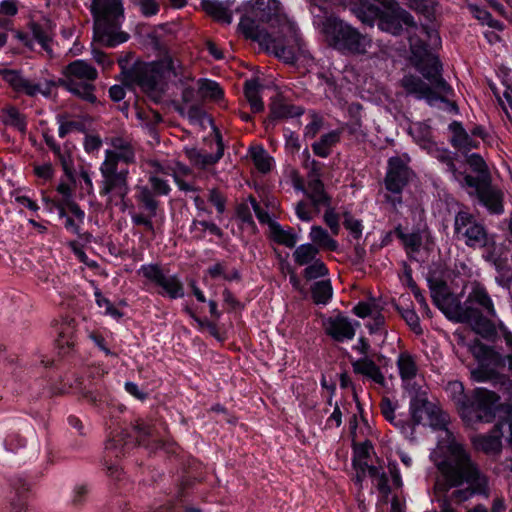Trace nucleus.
<instances>
[{"instance_id":"35","label":"nucleus","mask_w":512,"mask_h":512,"mask_svg":"<svg viewBox=\"0 0 512 512\" xmlns=\"http://www.w3.org/2000/svg\"><path fill=\"white\" fill-rule=\"evenodd\" d=\"M319 248L307 243L298 246L293 252V258L297 265L304 266L317 259Z\"/></svg>"},{"instance_id":"10","label":"nucleus","mask_w":512,"mask_h":512,"mask_svg":"<svg viewBox=\"0 0 512 512\" xmlns=\"http://www.w3.org/2000/svg\"><path fill=\"white\" fill-rule=\"evenodd\" d=\"M409 410L414 425L427 423L435 430H447L449 415L438 404L429 401L425 393L411 399Z\"/></svg>"},{"instance_id":"58","label":"nucleus","mask_w":512,"mask_h":512,"mask_svg":"<svg viewBox=\"0 0 512 512\" xmlns=\"http://www.w3.org/2000/svg\"><path fill=\"white\" fill-rule=\"evenodd\" d=\"M380 407H381V412H382L383 416L385 417V419L387 421H389L390 423L394 424L395 426H399V423L394 422V420H395V414H394L395 407H394L392 401L389 398L385 397V398L382 399Z\"/></svg>"},{"instance_id":"43","label":"nucleus","mask_w":512,"mask_h":512,"mask_svg":"<svg viewBox=\"0 0 512 512\" xmlns=\"http://www.w3.org/2000/svg\"><path fill=\"white\" fill-rule=\"evenodd\" d=\"M396 234L400 238L409 252H418L422 245V236L419 232L404 233L400 228H396Z\"/></svg>"},{"instance_id":"20","label":"nucleus","mask_w":512,"mask_h":512,"mask_svg":"<svg viewBox=\"0 0 512 512\" xmlns=\"http://www.w3.org/2000/svg\"><path fill=\"white\" fill-rule=\"evenodd\" d=\"M410 27L415 29L414 33L409 31V43L411 50L414 43L417 44L418 47H423L424 50H428V46L433 48L440 44V37L436 30L430 29L427 26L417 27L415 23L414 26Z\"/></svg>"},{"instance_id":"34","label":"nucleus","mask_w":512,"mask_h":512,"mask_svg":"<svg viewBox=\"0 0 512 512\" xmlns=\"http://www.w3.org/2000/svg\"><path fill=\"white\" fill-rule=\"evenodd\" d=\"M260 84L256 80L246 81L244 93L251 110L258 113L264 110V103L259 95Z\"/></svg>"},{"instance_id":"40","label":"nucleus","mask_w":512,"mask_h":512,"mask_svg":"<svg viewBox=\"0 0 512 512\" xmlns=\"http://www.w3.org/2000/svg\"><path fill=\"white\" fill-rule=\"evenodd\" d=\"M137 200L148 211L150 217L156 216L158 201L154 198V193L146 186L139 188Z\"/></svg>"},{"instance_id":"3","label":"nucleus","mask_w":512,"mask_h":512,"mask_svg":"<svg viewBox=\"0 0 512 512\" xmlns=\"http://www.w3.org/2000/svg\"><path fill=\"white\" fill-rule=\"evenodd\" d=\"M450 313V320L468 324L477 334L489 335L494 331L490 319L496 316L494 305L487 291L479 285L472 288L463 303L458 299Z\"/></svg>"},{"instance_id":"51","label":"nucleus","mask_w":512,"mask_h":512,"mask_svg":"<svg viewBox=\"0 0 512 512\" xmlns=\"http://www.w3.org/2000/svg\"><path fill=\"white\" fill-rule=\"evenodd\" d=\"M469 350L472 355L479 361L489 359L493 353V351L488 346L479 340H475L472 344H470Z\"/></svg>"},{"instance_id":"49","label":"nucleus","mask_w":512,"mask_h":512,"mask_svg":"<svg viewBox=\"0 0 512 512\" xmlns=\"http://www.w3.org/2000/svg\"><path fill=\"white\" fill-rule=\"evenodd\" d=\"M344 220L343 225L344 227L349 230V232L353 235L355 239H359L362 235V223L360 220L355 219L349 212H345L343 214Z\"/></svg>"},{"instance_id":"55","label":"nucleus","mask_w":512,"mask_h":512,"mask_svg":"<svg viewBox=\"0 0 512 512\" xmlns=\"http://www.w3.org/2000/svg\"><path fill=\"white\" fill-rule=\"evenodd\" d=\"M399 312L402 318L415 332L421 331L419 317L413 309H399Z\"/></svg>"},{"instance_id":"38","label":"nucleus","mask_w":512,"mask_h":512,"mask_svg":"<svg viewBox=\"0 0 512 512\" xmlns=\"http://www.w3.org/2000/svg\"><path fill=\"white\" fill-rule=\"evenodd\" d=\"M205 230H208L211 234H214L217 237L221 238L223 236L222 230L215 223L207 222V221H199L196 219H194L192 221L191 226H190V232L195 233L194 237L197 240H201L204 238Z\"/></svg>"},{"instance_id":"2","label":"nucleus","mask_w":512,"mask_h":512,"mask_svg":"<svg viewBox=\"0 0 512 512\" xmlns=\"http://www.w3.org/2000/svg\"><path fill=\"white\" fill-rule=\"evenodd\" d=\"M111 147L105 151V158L99 168V194L108 196L110 201L118 198L124 202L130 192L129 170L119 169V164L130 165L136 162L135 147L131 141L122 137H113Z\"/></svg>"},{"instance_id":"4","label":"nucleus","mask_w":512,"mask_h":512,"mask_svg":"<svg viewBox=\"0 0 512 512\" xmlns=\"http://www.w3.org/2000/svg\"><path fill=\"white\" fill-rule=\"evenodd\" d=\"M452 400L467 422H491L496 416L500 397L493 391L477 388L471 393H465L460 382L449 383Z\"/></svg>"},{"instance_id":"21","label":"nucleus","mask_w":512,"mask_h":512,"mask_svg":"<svg viewBox=\"0 0 512 512\" xmlns=\"http://www.w3.org/2000/svg\"><path fill=\"white\" fill-rule=\"evenodd\" d=\"M269 109V121L300 116L304 113V109L301 106L290 104L281 95H277L272 99Z\"/></svg>"},{"instance_id":"54","label":"nucleus","mask_w":512,"mask_h":512,"mask_svg":"<svg viewBox=\"0 0 512 512\" xmlns=\"http://www.w3.org/2000/svg\"><path fill=\"white\" fill-rule=\"evenodd\" d=\"M470 9L473 12L474 16L480 20L482 23L488 24L490 27L500 28V24L496 20H492L491 15L488 11L484 9H480L477 6L470 5Z\"/></svg>"},{"instance_id":"52","label":"nucleus","mask_w":512,"mask_h":512,"mask_svg":"<svg viewBox=\"0 0 512 512\" xmlns=\"http://www.w3.org/2000/svg\"><path fill=\"white\" fill-rule=\"evenodd\" d=\"M149 183L151 184L152 192L158 195H168L170 192V186L167 181L161 179L155 174H151L149 177Z\"/></svg>"},{"instance_id":"14","label":"nucleus","mask_w":512,"mask_h":512,"mask_svg":"<svg viewBox=\"0 0 512 512\" xmlns=\"http://www.w3.org/2000/svg\"><path fill=\"white\" fill-rule=\"evenodd\" d=\"M410 176V169L399 157L389 159L388 171L385 177V187L389 192L394 194L393 197L387 196V200L390 201L393 206L402 202L400 194L409 182Z\"/></svg>"},{"instance_id":"45","label":"nucleus","mask_w":512,"mask_h":512,"mask_svg":"<svg viewBox=\"0 0 512 512\" xmlns=\"http://www.w3.org/2000/svg\"><path fill=\"white\" fill-rule=\"evenodd\" d=\"M30 29L33 37L38 41L41 47L49 52V43L51 41V35L48 28L38 23H32L30 25Z\"/></svg>"},{"instance_id":"59","label":"nucleus","mask_w":512,"mask_h":512,"mask_svg":"<svg viewBox=\"0 0 512 512\" xmlns=\"http://www.w3.org/2000/svg\"><path fill=\"white\" fill-rule=\"evenodd\" d=\"M311 122L305 127V136L314 138L316 134L320 131L323 121L320 116L315 113L311 114Z\"/></svg>"},{"instance_id":"26","label":"nucleus","mask_w":512,"mask_h":512,"mask_svg":"<svg viewBox=\"0 0 512 512\" xmlns=\"http://www.w3.org/2000/svg\"><path fill=\"white\" fill-rule=\"evenodd\" d=\"M353 371L372 379L375 383L384 385L385 378L380 368L368 357L352 362Z\"/></svg>"},{"instance_id":"37","label":"nucleus","mask_w":512,"mask_h":512,"mask_svg":"<svg viewBox=\"0 0 512 512\" xmlns=\"http://www.w3.org/2000/svg\"><path fill=\"white\" fill-rule=\"evenodd\" d=\"M400 376L403 380H411L416 376L417 366L414 358L408 353H401L397 360Z\"/></svg>"},{"instance_id":"9","label":"nucleus","mask_w":512,"mask_h":512,"mask_svg":"<svg viewBox=\"0 0 512 512\" xmlns=\"http://www.w3.org/2000/svg\"><path fill=\"white\" fill-rule=\"evenodd\" d=\"M409 410L414 425L427 423L435 430H447L449 415L438 404L429 401L425 393L411 399Z\"/></svg>"},{"instance_id":"15","label":"nucleus","mask_w":512,"mask_h":512,"mask_svg":"<svg viewBox=\"0 0 512 512\" xmlns=\"http://www.w3.org/2000/svg\"><path fill=\"white\" fill-rule=\"evenodd\" d=\"M0 75L13 90L16 92H24L31 97L38 93L48 97L52 92V88L56 86V83L53 81H45L44 84H33L28 79L24 78L18 70L0 69Z\"/></svg>"},{"instance_id":"64","label":"nucleus","mask_w":512,"mask_h":512,"mask_svg":"<svg viewBox=\"0 0 512 512\" xmlns=\"http://www.w3.org/2000/svg\"><path fill=\"white\" fill-rule=\"evenodd\" d=\"M237 217L244 223L253 224V217L247 203H241L236 208Z\"/></svg>"},{"instance_id":"28","label":"nucleus","mask_w":512,"mask_h":512,"mask_svg":"<svg viewBox=\"0 0 512 512\" xmlns=\"http://www.w3.org/2000/svg\"><path fill=\"white\" fill-rule=\"evenodd\" d=\"M311 298L317 305H326L333 296V288L329 279L314 282L310 287Z\"/></svg>"},{"instance_id":"33","label":"nucleus","mask_w":512,"mask_h":512,"mask_svg":"<svg viewBox=\"0 0 512 512\" xmlns=\"http://www.w3.org/2000/svg\"><path fill=\"white\" fill-rule=\"evenodd\" d=\"M272 239L278 244L293 248L297 242V235L292 230H284L277 222L270 223Z\"/></svg>"},{"instance_id":"61","label":"nucleus","mask_w":512,"mask_h":512,"mask_svg":"<svg viewBox=\"0 0 512 512\" xmlns=\"http://www.w3.org/2000/svg\"><path fill=\"white\" fill-rule=\"evenodd\" d=\"M137 4L142 14L147 17L157 14L159 11V6L155 0H139Z\"/></svg>"},{"instance_id":"56","label":"nucleus","mask_w":512,"mask_h":512,"mask_svg":"<svg viewBox=\"0 0 512 512\" xmlns=\"http://www.w3.org/2000/svg\"><path fill=\"white\" fill-rule=\"evenodd\" d=\"M239 27L247 38H251V39H255V40L258 39L259 35L256 30L254 20L247 18V17L242 18L239 23Z\"/></svg>"},{"instance_id":"63","label":"nucleus","mask_w":512,"mask_h":512,"mask_svg":"<svg viewBox=\"0 0 512 512\" xmlns=\"http://www.w3.org/2000/svg\"><path fill=\"white\" fill-rule=\"evenodd\" d=\"M209 201L215 205L219 213L225 211V198L217 189H211L209 192Z\"/></svg>"},{"instance_id":"44","label":"nucleus","mask_w":512,"mask_h":512,"mask_svg":"<svg viewBox=\"0 0 512 512\" xmlns=\"http://www.w3.org/2000/svg\"><path fill=\"white\" fill-rule=\"evenodd\" d=\"M410 133L422 147L431 148L433 146L429 126L418 123L410 129Z\"/></svg>"},{"instance_id":"24","label":"nucleus","mask_w":512,"mask_h":512,"mask_svg":"<svg viewBox=\"0 0 512 512\" xmlns=\"http://www.w3.org/2000/svg\"><path fill=\"white\" fill-rule=\"evenodd\" d=\"M501 437L502 434L496 430L495 425L489 434L477 435L473 437L472 443L478 451H482L486 454H496L499 453L502 448Z\"/></svg>"},{"instance_id":"57","label":"nucleus","mask_w":512,"mask_h":512,"mask_svg":"<svg viewBox=\"0 0 512 512\" xmlns=\"http://www.w3.org/2000/svg\"><path fill=\"white\" fill-rule=\"evenodd\" d=\"M324 221L326 225L331 229L334 235H337L340 230L339 217L332 208L326 210L324 214Z\"/></svg>"},{"instance_id":"18","label":"nucleus","mask_w":512,"mask_h":512,"mask_svg":"<svg viewBox=\"0 0 512 512\" xmlns=\"http://www.w3.org/2000/svg\"><path fill=\"white\" fill-rule=\"evenodd\" d=\"M429 288L433 303L451 319V313L457 304L458 298L448 292L447 285L441 280L429 279Z\"/></svg>"},{"instance_id":"19","label":"nucleus","mask_w":512,"mask_h":512,"mask_svg":"<svg viewBox=\"0 0 512 512\" xmlns=\"http://www.w3.org/2000/svg\"><path fill=\"white\" fill-rule=\"evenodd\" d=\"M402 86L407 93L414 94L419 99H426L429 104H433L438 100L444 101L445 95L439 94L432 86L413 75L405 76L402 79Z\"/></svg>"},{"instance_id":"22","label":"nucleus","mask_w":512,"mask_h":512,"mask_svg":"<svg viewBox=\"0 0 512 512\" xmlns=\"http://www.w3.org/2000/svg\"><path fill=\"white\" fill-rule=\"evenodd\" d=\"M326 332L336 341H343L345 339H352L355 335V330L348 320L343 316H336L329 318L326 325Z\"/></svg>"},{"instance_id":"32","label":"nucleus","mask_w":512,"mask_h":512,"mask_svg":"<svg viewBox=\"0 0 512 512\" xmlns=\"http://www.w3.org/2000/svg\"><path fill=\"white\" fill-rule=\"evenodd\" d=\"M158 66L163 75V80L165 81L166 78L170 75H172L174 78H179L180 80L182 77H184L183 65L178 59H175L170 55H166L160 61H158Z\"/></svg>"},{"instance_id":"48","label":"nucleus","mask_w":512,"mask_h":512,"mask_svg":"<svg viewBox=\"0 0 512 512\" xmlns=\"http://www.w3.org/2000/svg\"><path fill=\"white\" fill-rule=\"evenodd\" d=\"M382 11H383V9L371 4V5L364 7L360 11L359 18L361 19V21L363 23L372 25L376 19L378 20V22L380 21Z\"/></svg>"},{"instance_id":"50","label":"nucleus","mask_w":512,"mask_h":512,"mask_svg":"<svg viewBox=\"0 0 512 512\" xmlns=\"http://www.w3.org/2000/svg\"><path fill=\"white\" fill-rule=\"evenodd\" d=\"M134 430L137 433L138 445L144 444L147 439L153 438L155 435L154 427L143 421H137L134 425Z\"/></svg>"},{"instance_id":"12","label":"nucleus","mask_w":512,"mask_h":512,"mask_svg":"<svg viewBox=\"0 0 512 512\" xmlns=\"http://www.w3.org/2000/svg\"><path fill=\"white\" fill-rule=\"evenodd\" d=\"M464 185L473 189L469 193L471 195L475 194L491 213L500 214L503 212V193L491 184L490 175H483V178L466 175Z\"/></svg>"},{"instance_id":"30","label":"nucleus","mask_w":512,"mask_h":512,"mask_svg":"<svg viewBox=\"0 0 512 512\" xmlns=\"http://www.w3.org/2000/svg\"><path fill=\"white\" fill-rule=\"evenodd\" d=\"M340 140V132L331 131L327 134H324L320 137V139L312 144L313 152L322 158H326L330 155L331 149L335 146Z\"/></svg>"},{"instance_id":"60","label":"nucleus","mask_w":512,"mask_h":512,"mask_svg":"<svg viewBox=\"0 0 512 512\" xmlns=\"http://www.w3.org/2000/svg\"><path fill=\"white\" fill-rule=\"evenodd\" d=\"M16 494L19 496L18 500H13L11 502L12 512H27V505L21 499L23 493L28 491V487L25 484H22L19 487H16Z\"/></svg>"},{"instance_id":"16","label":"nucleus","mask_w":512,"mask_h":512,"mask_svg":"<svg viewBox=\"0 0 512 512\" xmlns=\"http://www.w3.org/2000/svg\"><path fill=\"white\" fill-rule=\"evenodd\" d=\"M140 273L148 280L162 287L173 299L184 296L183 285L176 276L165 275L159 265H143Z\"/></svg>"},{"instance_id":"1","label":"nucleus","mask_w":512,"mask_h":512,"mask_svg":"<svg viewBox=\"0 0 512 512\" xmlns=\"http://www.w3.org/2000/svg\"><path fill=\"white\" fill-rule=\"evenodd\" d=\"M442 479H437L435 490L446 495L440 505L441 512H456L451 503L461 504L474 495L488 496V481L464 446L451 442L447 455L437 464Z\"/></svg>"},{"instance_id":"42","label":"nucleus","mask_w":512,"mask_h":512,"mask_svg":"<svg viewBox=\"0 0 512 512\" xmlns=\"http://www.w3.org/2000/svg\"><path fill=\"white\" fill-rule=\"evenodd\" d=\"M198 84L199 93L201 94L202 97H208L213 100H218L223 96L222 89L215 81L208 79H200Z\"/></svg>"},{"instance_id":"17","label":"nucleus","mask_w":512,"mask_h":512,"mask_svg":"<svg viewBox=\"0 0 512 512\" xmlns=\"http://www.w3.org/2000/svg\"><path fill=\"white\" fill-rule=\"evenodd\" d=\"M215 141H216V152L214 154L203 153L201 150L190 147L185 148L184 153L186 157L189 159L192 165L197 168L205 169L208 166L216 164L224 154V144L222 140V136L215 128Z\"/></svg>"},{"instance_id":"46","label":"nucleus","mask_w":512,"mask_h":512,"mask_svg":"<svg viewBox=\"0 0 512 512\" xmlns=\"http://www.w3.org/2000/svg\"><path fill=\"white\" fill-rule=\"evenodd\" d=\"M251 157L257 169L263 173L270 171V158L266 151L261 147H255L251 150Z\"/></svg>"},{"instance_id":"47","label":"nucleus","mask_w":512,"mask_h":512,"mask_svg":"<svg viewBox=\"0 0 512 512\" xmlns=\"http://www.w3.org/2000/svg\"><path fill=\"white\" fill-rule=\"evenodd\" d=\"M57 121L59 123V136L64 138L67 134L72 131H82L83 124L78 121H67L66 116L63 114L57 115Z\"/></svg>"},{"instance_id":"41","label":"nucleus","mask_w":512,"mask_h":512,"mask_svg":"<svg viewBox=\"0 0 512 512\" xmlns=\"http://www.w3.org/2000/svg\"><path fill=\"white\" fill-rule=\"evenodd\" d=\"M306 266L307 267L303 270V277L307 281L325 277L329 273L325 263L318 258Z\"/></svg>"},{"instance_id":"62","label":"nucleus","mask_w":512,"mask_h":512,"mask_svg":"<svg viewBox=\"0 0 512 512\" xmlns=\"http://www.w3.org/2000/svg\"><path fill=\"white\" fill-rule=\"evenodd\" d=\"M248 201L251 203L252 205V208L256 214V217L258 218V220L261 222V223H268L270 225V223L272 222L271 219H270V216L269 214L263 210L259 203L256 201V199L253 197V196H249L248 197Z\"/></svg>"},{"instance_id":"36","label":"nucleus","mask_w":512,"mask_h":512,"mask_svg":"<svg viewBox=\"0 0 512 512\" xmlns=\"http://www.w3.org/2000/svg\"><path fill=\"white\" fill-rule=\"evenodd\" d=\"M202 4L205 11L216 20L225 24L231 23V13L222 3L218 1L204 0Z\"/></svg>"},{"instance_id":"11","label":"nucleus","mask_w":512,"mask_h":512,"mask_svg":"<svg viewBox=\"0 0 512 512\" xmlns=\"http://www.w3.org/2000/svg\"><path fill=\"white\" fill-rule=\"evenodd\" d=\"M412 55L417 69L430 82L433 89L439 94L449 95L452 89L441 76V64L438 57L429 50L418 47L415 43L412 45Z\"/></svg>"},{"instance_id":"25","label":"nucleus","mask_w":512,"mask_h":512,"mask_svg":"<svg viewBox=\"0 0 512 512\" xmlns=\"http://www.w3.org/2000/svg\"><path fill=\"white\" fill-rule=\"evenodd\" d=\"M449 129L453 133L451 144L454 148L466 153L478 147L479 142L471 138L460 122L453 121Z\"/></svg>"},{"instance_id":"39","label":"nucleus","mask_w":512,"mask_h":512,"mask_svg":"<svg viewBox=\"0 0 512 512\" xmlns=\"http://www.w3.org/2000/svg\"><path fill=\"white\" fill-rule=\"evenodd\" d=\"M500 420L496 424V430L499 431L502 436L505 432H508V441L512 444V405L501 406Z\"/></svg>"},{"instance_id":"27","label":"nucleus","mask_w":512,"mask_h":512,"mask_svg":"<svg viewBox=\"0 0 512 512\" xmlns=\"http://www.w3.org/2000/svg\"><path fill=\"white\" fill-rule=\"evenodd\" d=\"M279 2L277 0H254L252 13L261 22H270L277 17Z\"/></svg>"},{"instance_id":"5","label":"nucleus","mask_w":512,"mask_h":512,"mask_svg":"<svg viewBox=\"0 0 512 512\" xmlns=\"http://www.w3.org/2000/svg\"><path fill=\"white\" fill-rule=\"evenodd\" d=\"M91 13L94 19V40L113 47L127 40L128 35L120 32L123 7L120 0H93Z\"/></svg>"},{"instance_id":"13","label":"nucleus","mask_w":512,"mask_h":512,"mask_svg":"<svg viewBox=\"0 0 512 512\" xmlns=\"http://www.w3.org/2000/svg\"><path fill=\"white\" fill-rule=\"evenodd\" d=\"M454 231L458 237L465 238V243L470 247L486 245L487 234L484 227L466 211H459L456 214Z\"/></svg>"},{"instance_id":"31","label":"nucleus","mask_w":512,"mask_h":512,"mask_svg":"<svg viewBox=\"0 0 512 512\" xmlns=\"http://www.w3.org/2000/svg\"><path fill=\"white\" fill-rule=\"evenodd\" d=\"M310 238L314 243L313 245L317 246L319 249L323 248L329 251H336L338 248L337 241L331 238L328 232L321 226L311 227Z\"/></svg>"},{"instance_id":"7","label":"nucleus","mask_w":512,"mask_h":512,"mask_svg":"<svg viewBox=\"0 0 512 512\" xmlns=\"http://www.w3.org/2000/svg\"><path fill=\"white\" fill-rule=\"evenodd\" d=\"M63 74L64 77L56 85L89 103L97 101L93 82L97 79L98 72L94 66L84 60H75L64 68Z\"/></svg>"},{"instance_id":"29","label":"nucleus","mask_w":512,"mask_h":512,"mask_svg":"<svg viewBox=\"0 0 512 512\" xmlns=\"http://www.w3.org/2000/svg\"><path fill=\"white\" fill-rule=\"evenodd\" d=\"M3 124L16 128L21 133L26 132V117L24 114L12 105L5 106L2 109V116L0 117Z\"/></svg>"},{"instance_id":"6","label":"nucleus","mask_w":512,"mask_h":512,"mask_svg":"<svg viewBox=\"0 0 512 512\" xmlns=\"http://www.w3.org/2000/svg\"><path fill=\"white\" fill-rule=\"evenodd\" d=\"M323 33L329 46L348 54L363 55L372 46V40L357 29L336 17L323 22Z\"/></svg>"},{"instance_id":"23","label":"nucleus","mask_w":512,"mask_h":512,"mask_svg":"<svg viewBox=\"0 0 512 512\" xmlns=\"http://www.w3.org/2000/svg\"><path fill=\"white\" fill-rule=\"evenodd\" d=\"M304 192L311 200L316 213H319L322 206H330V197L325 192L324 184L321 179L314 178L308 180L307 187Z\"/></svg>"},{"instance_id":"8","label":"nucleus","mask_w":512,"mask_h":512,"mask_svg":"<svg viewBox=\"0 0 512 512\" xmlns=\"http://www.w3.org/2000/svg\"><path fill=\"white\" fill-rule=\"evenodd\" d=\"M123 85L129 88L138 86L156 103L161 101L167 87L158 62L146 63L141 61H136L130 66V71L127 72L126 81Z\"/></svg>"},{"instance_id":"53","label":"nucleus","mask_w":512,"mask_h":512,"mask_svg":"<svg viewBox=\"0 0 512 512\" xmlns=\"http://www.w3.org/2000/svg\"><path fill=\"white\" fill-rule=\"evenodd\" d=\"M468 164L475 172L480 174L477 178H483V175H489L487 165L480 155L472 154L468 158Z\"/></svg>"}]
</instances>
